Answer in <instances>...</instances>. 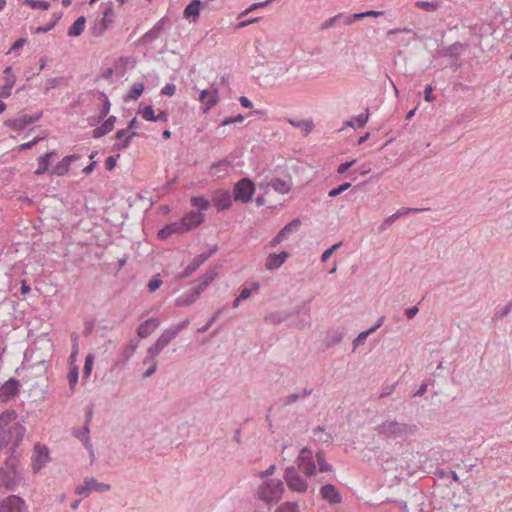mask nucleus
I'll use <instances>...</instances> for the list:
<instances>
[{
    "instance_id": "nucleus-52",
    "label": "nucleus",
    "mask_w": 512,
    "mask_h": 512,
    "mask_svg": "<svg viewBox=\"0 0 512 512\" xmlns=\"http://www.w3.org/2000/svg\"><path fill=\"white\" fill-rule=\"evenodd\" d=\"M176 92V86L172 83L166 84L162 90L161 93L166 96H173Z\"/></svg>"
},
{
    "instance_id": "nucleus-25",
    "label": "nucleus",
    "mask_w": 512,
    "mask_h": 512,
    "mask_svg": "<svg viewBox=\"0 0 512 512\" xmlns=\"http://www.w3.org/2000/svg\"><path fill=\"white\" fill-rule=\"evenodd\" d=\"M136 136L135 132H131L130 134L127 133V130H119L116 133V139L119 141L114 145V148L116 150H122L129 146L131 139Z\"/></svg>"
},
{
    "instance_id": "nucleus-7",
    "label": "nucleus",
    "mask_w": 512,
    "mask_h": 512,
    "mask_svg": "<svg viewBox=\"0 0 512 512\" xmlns=\"http://www.w3.org/2000/svg\"><path fill=\"white\" fill-rule=\"evenodd\" d=\"M293 186L292 178L287 176L283 179L281 178H273L270 181L261 182L259 184V188L265 190L267 194L270 188H273L276 192L284 195L288 194Z\"/></svg>"
},
{
    "instance_id": "nucleus-9",
    "label": "nucleus",
    "mask_w": 512,
    "mask_h": 512,
    "mask_svg": "<svg viewBox=\"0 0 512 512\" xmlns=\"http://www.w3.org/2000/svg\"><path fill=\"white\" fill-rule=\"evenodd\" d=\"M110 489V485L106 483L98 482L94 478H87L83 485H79L75 489V493L78 495L88 496L91 492H105Z\"/></svg>"
},
{
    "instance_id": "nucleus-41",
    "label": "nucleus",
    "mask_w": 512,
    "mask_h": 512,
    "mask_svg": "<svg viewBox=\"0 0 512 512\" xmlns=\"http://www.w3.org/2000/svg\"><path fill=\"white\" fill-rule=\"evenodd\" d=\"M68 381L70 384V388L74 390L75 385L78 381V367L77 366H71L69 373H68Z\"/></svg>"
},
{
    "instance_id": "nucleus-37",
    "label": "nucleus",
    "mask_w": 512,
    "mask_h": 512,
    "mask_svg": "<svg viewBox=\"0 0 512 512\" xmlns=\"http://www.w3.org/2000/svg\"><path fill=\"white\" fill-rule=\"evenodd\" d=\"M316 462L320 472H329L332 470V466L325 461L322 453L316 454Z\"/></svg>"
},
{
    "instance_id": "nucleus-38",
    "label": "nucleus",
    "mask_w": 512,
    "mask_h": 512,
    "mask_svg": "<svg viewBox=\"0 0 512 512\" xmlns=\"http://www.w3.org/2000/svg\"><path fill=\"white\" fill-rule=\"evenodd\" d=\"M275 512H299V507L295 502H285L277 507Z\"/></svg>"
},
{
    "instance_id": "nucleus-8",
    "label": "nucleus",
    "mask_w": 512,
    "mask_h": 512,
    "mask_svg": "<svg viewBox=\"0 0 512 512\" xmlns=\"http://www.w3.org/2000/svg\"><path fill=\"white\" fill-rule=\"evenodd\" d=\"M284 477L290 490L298 493L307 491L308 483L305 479L298 475L294 467L287 468Z\"/></svg>"
},
{
    "instance_id": "nucleus-62",
    "label": "nucleus",
    "mask_w": 512,
    "mask_h": 512,
    "mask_svg": "<svg viewBox=\"0 0 512 512\" xmlns=\"http://www.w3.org/2000/svg\"><path fill=\"white\" fill-rule=\"evenodd\" d=\"M274 470H275V466L274 465H271L267 470L263 471V472H260L259 473V476L261 478H266L270 475H272L274 473Z\"/></svg>"
},
{
    "instance_id": "nucleus-24",
    "label": "nucleus",
    "mask_w": 512,
    "mask_h": 512,
    "mask_svg": "<svg viewBox=\"0 0 512 512\" xmlns=\"http://www.w3.org/2000/svg\"><path fill=\"white\" fill-rule=\"evenodd\" d=\"M199 298V295L194 290V288L182 293L179 297L175 300V305L177 307H186L192 305L197 299Z\"/></svg>"
},
{
    "instance_id": "nucleus-36",
    "label": "nucleus",
    "mask_w": 512,
    "mask_h": 512,
    "mask_svg": "<svg viewBox=\"0 0 512 512\" xmlns=\"http://www.w3.org/2000/svg\"><path fill=\"white\" fill-rule=\"evenodd\" d=\"M191 204L193 207L201 211L207 210L209 207V201L203 197H193L191 199Z\"/></svg>"
},
{
    "instance_id": "nucleus-64",
    "label": "nucleus",
    "mask_w": 512,
    "mask_h": 512,
    "mask_svg": "<svg viewBox=\"0 0 512 512\" xmlns=\"http://www.w3.org/2000/svg\"><path fill=\"white\" fill-rule=\"evenodd\" d=\"M239 101H240L241 105L243 107H245V108H251L252 107L251 101L247 97H245V96H241L239 98Z\"/></svg>"
},
{
    "instance_id": "nucleus-28",
    "label": "nucleus",
    "mask_w": 512,
    "mask_h": 512,
    "mask_svg": "<svg viewBox=\"0 0 512 512\" xmlns=\"http://www.w3.org/2000/svg\"><path fill=\"white\" fill-rule=\"evenodd\" d=\"M206 260L205 257L199 255L195 257L190 264L184 269V271L179 275V278L184 279L192 275Z\"/></svg>"
},
{
    "instance_id": "nucleus-58",
    "label": "nucleus",
    "mask_w": 512,
    "mask_h": 512,
    "mask_svg": "<svg viewBox=\"0 0 512 512\" xmlns=\"http://www.w3.org/2000/svg\"><path fill=\"white\" fill-rule=\"evenodd\" d=\"M12 88L13 87H11V86L3 85L0 88V98H8L11 95Z\"/></svg>"
},
{
    "instance_id": "nucleus-50",
    "label": "nucleus",
    "mask_w": 512,
    "mask_h": 512,
    "mask_svg": "<svg viewBox=\"0 0 512 512\" xmlns=\"http://www.w3.org/2000/svg\"><path fill=\"white\" fill-rule=\"evenodd\" d=\"M258 288H259V284L258 283H253L251 289L243 288L241 290V292H240V295H239L240 299L245 300V299L249 298L250 295H251L252 290H257Z\"/></svg>"
},
{
    "instance_id": "nucleus-61",
    "label": "nucleus",
    "mask_w": 512,
    "mask_h": 512,
    "mask_svg": "<svg viewBox=\"0 0 512 512\" xmlns=\"http://www.w3.org/2000/svg\"><path fill=\"white\" fill-rule=\"evenodd\" d=\"M106 169L113 170L116 166V159L113 156H110L105 161Z\"/></svg>"
},
{
    "instance_id": "nucleus-59",
    "label": "nucleus",
    "mask_w": 512,
    "mask_h": 512,
    "mask_svg": "<svg viewBox=\"0 0 512 512\" xmlns=\"http://www.w3.org/2000/svg\"><path fill=\"white\" fill-rule=\"evenodd\" d=\"M412 210L411 209H406L404 211H398L397 213L391 215L387 220L386 222L388 223H392L394 220H396L397 218H399L401 215H404V214H407L409 212H411Z\"/></svg>"
},
{
    "instance_id": "nucleus-54",
    "label": "nucleus",
    "mask_w": 512,
    "mask_h": 512,
    "mask_svg": "<svg viewBox=\"0 0 512 512\" xmlns=\"http://www.w3.org/2000/svg\"><path fill=\"white\" fill-rule=\"evenodd\" d=\"M295 452H297V449L293 446L284 447L282 451L283 460L289 459Z\"/></svg>"
},
{
    "instance_id": "nucleus-43",
    "label": "nucleus",
    "mask_w": 512,
    "mask_h": 512,
    "mask_svg": "<svg viewBox=\"0 0 512 512\" xmlns=\"http://www.w3.org/2000/svg\"><path fill=\"white\" fill-rule=\"evenodd\" d=\"M383 14H384L383 11L369 10L366 12L355 13V14H353V17H354V19L361 20L365 17H379V16H382Z\"/></svg>"
},
{
    "instance_id": "nucleus-55",
    "label": "nucleus",
    "mask_w": 512,
    "mask_h": 512,
    "mask_svg": "<svg viewBox=\"0 0 512 512\" xmlns=\"http://www.w3.org/2000/svg\"><path fill=\"white\" fill-rule=\"evenodd\" d=\"M424 96H425V100L427 102L434 101L435 96L433 95V87H432V85L426 86V88L424 90Z\"/></svg>"
},
{
    "instance_id": "nucleus-30",
    "label": "nucleus",
    "mask_w": 512,
    "mask_h": 512,
    "mask_svg": "<svg viewBox=\"0 0 512 512\" xmlns=\"http://www.w3.org/2000/svg\"><path fill=\"white\" fill-rule=\"evenodd\" d=\"M114 21V10L112 5H108L104 12H103V18L101 20V29L97 33V35H100L105 29H107Z\"/></svg>"
},
{
    "instance_id": "nucleus-1",
    "label": "nucleus",
    "mask_w": 512,
    "mask_h": 512,
    "mask_svg": "<svg viewBox=\"0 0 512 512\" xmlns=\"http://www.w3.org/2000/svg\"><path fill=\"white\" fill-rule=\"evenodd\" d=\"M25 432V426L19 421L14 411H5L0 414V446L4 444L18 446Z\"/></svg>"
},
{
    "instance_id": "nucleus-16",
    "label": "nucleus",
    "mask_w": 512,
    "mask_h": 512,
    "mask_svg": "<svg viewBox=\"0 0 512 512\" xmlns=\"http://www.w3.org/2000/svg\"><path fill=\"white\" fill-rule=\"evenodd\" d=\"M320 494L322 498L330 504H339L342 501V496L339 490L332 484L322 486Z\"/></svg>"
},
{
    "instance_id": "nucleus-32",
    "label": "nucleus",
    "mask_w": 512,
    "mask_h": 512,
    "mask_svg": "<svg viewBox=\"0 0 512 512\" xmlns=\"http://www.w3.org/2000/svg\"><path fill=\"white\" fill-rule=\"evenodd\" d=\"M86 19L85 17H79L69 28L68 35L71 37H76L82 34L85 29Z\"/></svg>"
},
{
    "instance_id": "nucleus-20",
    "label": "nucleus",
    "mask_w": 512,
    "mask_h": 512,
    "mask_svg": "<svg viewBox=\"0 0 512 512\" xmlns=\"http://www.w3.org/2000/svg\"><path fill=\"white\" fill-rule=\"evenodd\" d=\"M288 257L287 252L270 253L266 258L265 268L270 271L276 270L284 264Z\"/></svg>"
},
{
    "instance_id": "nucleus-53",
    "label": "nucleus",
    "mask_w": 512,
    "mask_h": 512,
    "mask_svg": "<svg viewBox=\"0 0 512 512\" xmlns=\"http://www.w3.org/2000/svg\"><path fill=\"white\" fill-rule=\"evenodd\" d=\"M340 247V243H337V244H334L333 246H331L329 249H327L326 251H324V253L322 254L321 256V260L323 262L327 261L329 259V257L333 254V252L338 249Z\"/></svg>"
},
{
    "instance_id": "nucleus-40",
    "label": "nucleus",
    "mask_w": 512,
    "mask_h": 512,
    "mask_svg": "<svg viewBox=\"0 0 512 512\" xmlns=\"http://www.w3.org/2000/svg\"><path fill=\"white\" fill-rule=\"evenodd\" d=\"M4 85L13 87L16 83V76L12 73V68L9 66L4 70Z\"/></svg>"
},
{
    "instance_id": "nucleus-49",
    "label": "nucleus",
    "mask_w": 512,
    "mask_h": 512,
    "mask_svg": "<svg viewBox=\"0 0 512 512\" xmlns=\"http://www.w3.org/2000/svg\"><path fill=\"white\" fill-rule=\"evenodd\" d=\"M162 27L157 24L156 26H154L151 30H149L145 35H144V38L145 39H155L158 37L160 31H161Z\"/></svg>"
},
{
    "instance_id": "nucleus-2",
    "label": "nucleus",
    "mask_w": 512,
    "mask_h": 512,
    "mask_svg": "<svg viewBox=\"0 0 512 512\" xmlns=\"http://www.w3.org/2000/svg\"><path fill=\"white\" fill-rule=\"evenodd\" d=\"M284 493V485L280 479H266L257 488L256 495L263 502H278Z\"/></svg>"
},
{
    "instance_id": "nucleus-29",
    "label": "nucleus",
    "mask_w": 512,
    "mask_h": 512,
    "mask_svg": "<svg viewBox=\"0 0 512 512\" xmlns=\"http://www.w3.org/2000/svg\"><path fill=\"white\" fill-rule=\"evenodd\" d=\"M200 1L192 0L184 9L183 15L185 18H192L193 21H196L200 15Z\"/></svg>"
},
{
    "instance_id": "nucleus-13",
    "label": "nucleus",
    "mask_w": 512,
    "mask_h": 512,
    "mask_svg": "<svg viewBox=\"0 0 512 512\" xmlns=\"http://www.w3.org/2000/svg\"><path fill=\"white\" fill-rule=\"evenodd\" d=\"M138 114H140L144 120L149 122L168 121V112L159 111V113L156 114L152 106H140L138 109Z\"/></svg>"
},
{
    "instance_id": "nucleus-18",
    "label": "nucleus",
    "mask_w": 512,
    "mask_h": 512,
    "mask_svg": "<svg viewBox=\"0 0 512 512\" xmlns=\"http://www.w3.org/2000/svg\"><path fill=\"white\" fill-rule=\"evenodd\" d=\"M80 158L79 155L73 154L64 157L51 171V175L64 176L71 168V164Z\"/></svg>"
},
{
    "instance_id": "nucleus-34",
    "label": "nucleus",
    "mask_w": 512,
    "mask_h": 512,
    "mask_svg": "<svg viewBox=\"0 0 512 512\" xmlns=\"http://www.w3.org/2000/svg\"><path fill=\"white\" fill-rule=\"evenodd\" d=\"M289 123L296 128H299L305 135H308L314 127V123L312 120H289Z\"/></svg>"
},
{
    "instance_id": "nucleus-23",
    "label": "nucleus",
    "mask_w": 512,
    "mask_h": 512,
    "mask_svg": "<svg viewBox=\"0 0 512 512\" xmlns=\"http://www.w3.org/2000/svg\"><path fill=\"white\" fill-rule=\"evenodd\" d=\"M199 100L204 103V112L207 113L218 102L217 90H203L200 93Z\"/></svg>"
},
{
    "instance_id": "nucleus-26",
    "label": "nucleus",
    "mask_w": 512,
    "mask_h": 512,
    "mask_svg": "<svg viewBox=\"0 0 512 512\" xmlns=\"http://www.w3.org/2000/svg\"><path fill=\"white\" fill-rule=\"evenodd\" d=\"M159 325V320L150 318L142 323L138 328V335L142 338L149 336Z\"/></svg>"
},
{
    "instance_id": "nucleus-46",
    "label": "nucleus",
    "mask_w": 512,
    "mask_h": 512,
    "mask_svg": "<svg viewBox=\"0 0 512 512\" xmlns=\"http://www.w3.org/2000/svg\"><path fill=\"white\" fill-rule=\"evenodd\" d=\"M343 16L342 13H339L331 18H328L327 20H325L322 24H321V28L322 29H328V28H332L335 26L336 24V21L341 18Z\"/></svg>"
},
{
    "instance_id": "nucleus-10",
    "label": "nucleus",
    "mask_w": 512,
    "mask_h": 512,
    "mask_svg": "<svg viewBox=\"0 0 512 512\" xmlns=\"http://www.w3.org/2000/svg\"><path fill=\"white\" fill-rule=\"evenodd\" d=\"M50 460L49 449L45 445L36 444L32 457V469L36 473Z\"/></svg>"
},
{
    "instance_id": "nucleus-44",
    "label": "nucleus",
    "mask_w": 512,
    "mask_h": 512,
    "mask_svg": "<svg viewBox=\"0 0 512 512\" xmlns=\"http://www.w3.org/2000/svg\"><path fill=\"white\" fill-rule=\"evenodd\" d=\"M350 187H351V183H349V182L343 183V184L339 185L337 188L330 190L328 193V196L331 198H334V197L340 195L341 193H343L344 191L348 190Z\"/></svg>"
},
{
    "instance_id": "nucleus-27",
    "label": "nucleus",
    "mask_w": 512,
    "mask_h": 512,
    "mask_svg": "<svg viewBox=\"0 0 512 512\" xmlns=\"http://www.w3.org/2000/svg\"><path fill=\"white\" fill-rule=\"evenodd\" d=\"M115 121H116L115 116L109 117L101 126L95 128L93 130V137L100 138V137L106 135L107 133L111 132L114 128Z\"/></svg>"
},
{
    "instance_id": "nucleus-42",
    "label": "nucleus",
    "mask_w": 512,
    "mask_h": 512,
    "mask_svg": "<svg viewBox=\"0 0 512 512\" xmlns=\"http://www.w3.org/2000/svg\"><path fill=\"white\" fill-rule=\"evenodd\" d=\"M93 363H94L93 355H91V354L87 355L86 359H85L84 369H83V376L85 378H88L91 375V372L93 369Z\"/></svg>"
},
{
    "instance_id": "nucleus-51",
    "label": "nucleus",
    "mask_w": 512,
    "mask_h": 512,
    "mask_svg": "<svg viewBox=\"0 0 512 512\" xmlns=\"http://www.w3.org/2000/svg\"><path fill=\"white\" fill-rule=\"evenodd\" d=\"M42 139H44V137H35L31 141L21 144L19 146V150H22V151L28 150V149L32 148L34 145H36Z\"/></svg>"
},
{
    "instance_id": "nucleus-56",
    "label": "nucleus",
    "mask_w": 512,
    "mask_h": 512,
    "mask_svg": "<svg viewBox=\"0 0 512 512\" xmlns=\"http://www.w3.org/2000/svg\"><path fill=\"white\" fill-rule=\"evenodd\" d=\"M355 162L356 160L342 163L341 165L338 166L337 172L339 174H344L352 165H354Z\"/></svg>"
},
{
    "instance_id": "nucleus-6",
    "label": "nucleus",
    "mask_w": 512,
    "mask_h": 512,
    "mask_svg": "<svg viewBox=\"0 0 512 512\" xmlns=\"http://www.w3.org/2000/svg\"><path fill=\"white\" fill-rule=\"evenodd\" d=\"M254 192V183L248 178H243L234 186V200L247 203L252 199Z\"/></svg>"
},
{
    "instance_id": "nucleus-48",
    "label": "nucleus",
    "mask_w": 512,
    "mask_h": 512,
    "mask_svg": "<svg viewBox=\"0 0 512 512\" xmlns=\"http://www.w3.org/2000/svg\"><path fill=\"white\" fill-rule=\"evenodd\" d=\"M244 121V116L239 114L235 117H227L222 121V126H227L233 123H241Z\"/></svg>"
},
{
    "instance_id": "nucleus-11",
    "label": "nucleus",
    "mask_w": 512,
    "mask_h": 512,
    "mask_svg": "<svg viewBox=\"0 0 512 512\" xmlns=\"http://www.w3.org/2000/svg\"><path fill=\"white\" fill-rule=\"evenodd\" d=\"M40 114L37 116L21 115L15 119H8L4 122V125L9 127L11 130L16 132L23 131L28 125L38 121Z\"/></svg>"
},
{
    "instance_id": "nucleus-17",
    "label": "nucleus",
    "mask_w": 512,
    "mask_h": 512,
    "mask_svg": "<svg viewBox=\"0 0 512 512\" xmlns=\"http://www.w3.org/2000/svg\"><path fill=\"white\" fill-rule=\"evenodd\" d=\"M218 272L215 268L208 269L205 274L196 281L194 290L200 294L217 278Z\"/></svg>"
},
{
    "instance_id": "nucleus-31",
    "label": "nucleus",
    "mask_w": 512,
    "mask_h": 512,
    "mask_svg": "<svg viewBox=\"0 0 512 512\" xmlns=\"http://www.w3.org/2000/svg\"><path fill=\"white\" fill-rule=\"evenodd\" d=\"M55 152H47L45 155L38 158V168L35 170V174L40 175L48 171L50 166V158L54 156Z\"/></svg>"
},
{
    "instance_id": "nucleus-60",
    "label": "nucleus",
    "mask_w": 512,
    "mask_h": 512,
    "mask_svg": "<svg viewBox=\"0 0 512 512\" xmlns=\"http://www.w3.org/2000/svg\"><path fill=\"white\" fill-rule=\"evenodd\" d=\"M58 84H59V79H57V78L48 79L46 81L45 88H46V90H50V89L55 88Z\"/></svg>"
},
{
    "instance_id": "nucleus-15",
    "label": "nucleus",
    "mask_w": 512,
    "mask_h": 512,
    "mask_svg": "<svg viewBox=\"0 0 512 512\" xmlns=\"http://www.w3.org/2000/svg\"><path fill=\"white\" fill-rule=\"evenodd\" d=\"M203 221L204 215L202 213L192 211L187 213L180 222L185 233H187L188 231L199 226Z\"/></svg>"
},
{
    "instance_id": "nucleus-12",
    "label": "nucleus",
    "mask_w": 512,
    "mask_h": 512,
    "mask_svg": "<svg viewBox=\"0 0 512 512\" xmlns=\"http://www.w3.org/2000/svg\"><path fill=\"white\" fill-rule=\"evenodd\" d=\"M301 222L298 219L292 220L279 233L270 241L269 246L271 248L276 247L283 240L287 239L290 234L297 232L300 228Z\"/></svg>"
},
{
    "instance_id": "nucleus-45",
    "label": "nucleus",
    "mask_w": 512,
    "mask_h": 512,
    "mask_svg": "<svg viewBox=\"0 0 512 512\" xmlns=\"http://www.w3.org/2000/svg\"><path fill=\"white\" fill-rule=\"evenodd\" d=\"M415 5L425 11H435L438 8L437 3L428 1H418Z\"/></svg>"
},
{
    "instance_id": "nucleus-22",
    "label": "nucleus",
    "mask_w": 512,
    "mask_h": 512,
    "mask_svg": "<svg viewBox=\"0 0 512 512\" xmlns=\"http://www.w3.org/2000/svg\"><path fill=\"white\" fill-rule=\"evenodd\" d=\"M19 383L15 379H9L0 388V400L6 401L7 399L14 397L18 393Z\"/></svg>"
},
{
    "instance_id": "nucleus-57",
    "label": "nucleus",
    "mask_w": 512,
    "mask_h": 512,
    "mask_svg": "<svg viewBox=\"0 0 512 512\" xmlns=\"http://www.w3.org/2000/svg\"><path fill=\"white\" fill-rule=\"evenodd\" d=\"M162 285V281L158 278L152 279L149 284L148 288L151 292L156 291L160 286Z\"/></svg>"
},
{
    "instance_id": "nucleus-3",
    "label": "nucleus",
    "mask_w": 512,
    "mask_h": 512,
    "mask_svg": "<svg viewBox=\"0 0 512 512\" xmlns=\"http://www.w3.org/2000/svg\"><path fill=\"white\" fill-rule=\"evenodd\" d=\"M177 331H166L157 340L154 346L148 349L149 357L144 360V364H149L148 370L145 372L144 377H150L157 367L155 356L176 336Z\"/></svg>"
},
{
    "instance_id": "nucleus-63",
    "label": "nucleus",
    "mask_w": 512,
    "mask_h": 512,
    "mask_svg": "<svg viewBox=\"0 0 512 512\" xmlns=\"http://www.w3.org/2000/svg\"><path fill=\"white\" fill-rule=\"evenodd\" d=\"M109 111H110V102L108 101L107 98H105L104 105H103V108L101 111V116L105 117L109 113Z\"/></svg>"
},
{
    "instance_id": "nucleus-21",
    "label": "nucleus",
    "mask_w": 512,
    "mask_h": 512,
    "mask_svg": "<svg viewBox=\"0 0 512 512\" xmlns=\"http://www.w3.org/2000/svg\"><path fill=\"white\" fill-rule=\"evenodd\" d=\"M185 231L183 229V226L181 225V222H174L170 223L166 226H164L162 229L158 231L157 237L160 240H166L172 235L175 234H184Z\"/></svg>"
},
{
    "instance_id": "nucleus-35",
    "label": "nucleus",
    "mask_w": 512,
    "mask_h": 512,
    "mask_svg": "<svg viewBox=\"0 0 512 512\" xmlns=\"http://www.w3.org/2000/svg\"><path fill=\"white\" fill-rule=\"evenodd\" d=\"M384 322V317H381L378 321V323L371 327L370 329H368L367 331H363L361 332L358 337L354 340L353 344L354 346H358L360 343L364 342V340L367 338L368 335H370L371 333L375 332L379 327L382 326Z\"/></svg>"
},
{
    "instance_id": "nucleus-19",
    "label": "nucleus",
    "mask_w": 512,
    "mask_h": 512,
    "mask_svg": "<svg viewBox=\"0 0 512 512\" xmlns=\"http://www.w3.org/2000/svg\"><path fill=\"white\" fill-rule=\"evenodd\" d=\"M24 501L18 496H9L0 505V512H21Z\"/></svg>"
},
{
    "instance_id": "nucleus-33",
    "label": "nucleus",
    "mask_w": 512,
    "mask_h": 512,
    "mask_svg": "<svg viewBox=\"0 0 512 512\" xmlns=\"http://www.w3.org/2000/svg\"><path fill=\"white\" fill-rule=\"evenodd\" d=\"M144 91V84L141 82L134 83L128 94L124 97V101L137 100Z\"/></svg>"
},
{
    "instance_id": "nucleus-14",
    "label": "nucleus",
    "mask_w": 512,
    "mask_h": 512,
    "mask_svg": "<svg viewBox=\"0 0 512 512\" xmlns=\"http://www.w3.org/2000/svg\"><path fill=\"white\" fill-rule=\"evenodd\" d=\"M213 205L218 211L229 209L232 205L230 192L227 190H218L212 197Z\"/></svg>"
},
{
    "instance_id": "nucleus-47",
    "label": "nucleus",
    "mask_w": 512,
    "mask_h": 512,
    "mask_svg": "<svg viewBox=\"0 0 512 512\" xmlns=\"http://www.w3.org/2000/svg\"><path fill=\"white\" fill-rule=\"evenodd\" d=\"M369 119V112L366 111L365 114H360L357 117L353 119L354 125H357L358 127H363Z\"/></svg>"
},
{
    "instance_id": "nucleus-5",
    "label": "nucleus",
    "mask_w": 512,
    "mask_h": 512,
    "mask_svg": "<svg viewBox=\"0 0 512 512\" xmlns=\"http://www.w3.org/2000/svg\"><path fill=\"white\" fill-rule=\"evenodd\" d=\"M17 466L18 459L16 457L9 458L6 461V468L0 469V488H9L15 483L18 475Z\"/></svg>"
},
{
    "instance_id": "nucleus-4",
    "label": "nucleus",
    "mask_w": 512,
    "mask_h": 512,
    "mask_svg": "<svg viewBox=\"0 0 512 512\" xmlns=\"http://www.w3.org/2000/svg\"><path fill=\"white\" fill-rule=\"evenodd\" d=\"M298 469L307 477H311L316 472V462L313 453L308 448H302L297 456Z\"/></svg>"
},
{
    "instance_id": "nucleus-39",
    "label": "nucleus",
    "mask_w": 512,
    "mask_h": 512,
    "mask_svg": "<svg viewBox=\"0 0 512 512\" xmlns=\"http://www.w3.org/2000/svg\"><path fill=\"white\" fill-rule=\"evenodd\" d=\"M25 3L32 9L48 10L50 8V3L46 1L25 0Z\"/></svg>"
}]
</instances>
